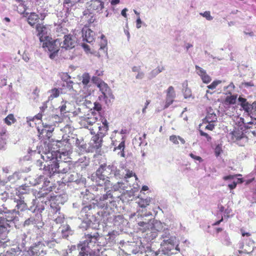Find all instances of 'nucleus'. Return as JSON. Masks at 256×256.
<instances>
[{"instance_id":"9d476101","label":"nucleus","mask_w":256,"mask_h":256,"mask_svg":"<svg viewBox=\"0 0 256 256\" xmlns=\"http://www.w3.org/2000/svg\"><path fill=\"white\" fill-rule=\"evenodd\" d=\"M94 237V236H92L91 234H88L86 236V238L87 240L78 245V248H80V252L79 254L80 256H88V252L86 251V248L88 244L91 242L92 238Z\"/></svg>"},{"instance_id":"69168bd1","label":"nucleus","mask_w":256,"mask_h":256,"mask_svg":"<svg viewBox=\"0 0 256 256\" xmlns=\"http://www.w3.org/2000/svg\"><path fill=\"white\" fill-rule=\"evenodd\" d=\"M102 122L103 125L102 126L108 128V122H107V120L106 118H103L102 120Z\"/></svg>"},{"instance_id":"a211bd4d","label":"nucleus","mask_w":256,"mask_h":256,"mask_svg":"<svg viewBox=\"0 0 256 256\" xmlns=\"http://www.w3.org/2000/svg\"><path fill=\"white\" fill-rule=\"evenodd\" d=\"M14 202H16V207L18 210L20 211H24L28 209V206L24 201V198L20 197L19 199H15Z\"/></svg>"},{"instance_id":"de8ad7c7","label":"nucleus","mask_w":256,"mask_h":256,"mask_svg":"<svg viewBox=\"0 0 256 256\" xmlns=\"http://www.w3.org/2000/svg\"><path fill=\"white\" fill-rule=\"evenodd\" d=\"M240 231L242 236L244 237L245 236L248 237L251 236V234L250 232H246L242 228L240 229Z\"/></svg>"},{"instance_id":"0e129e2a","label":"nucleus","mask_w":256,"mask_h":256,"mask_svg":"<svg viewBox=\"0 0 256 256\" xmlns=\"http://www.w3.org/2000/svg\"><path fill=\"white\" fill-rule=\"evenodd\" d=\"M100 179L102 180L103 181H104V185H106L107 184H110V181L108 180H105L104 176V175H101L100 177Z\"/></svg>"},{"instance_id":"5fc2aeb1","label":"nucleus","mask_w":256,"mask_h":256,"mask_svg":"<svg viewBox=\"0 0 256 256\" xmlns=\"http://www.w3.org/2000/svg\"><path fill=\"white\" fill-rule=\"evenodd\" d=\"M252 250H250V251H248V250L244 249L243 250H238V252L239 254H249L251 252H252Z\"/></svg>"},{"instance_id":"49530a36","label":"nucleus","mask_w":256,"mask_h":256,"mask_svg":"<svg viewBox=\"0 0 256 256\" xmlns=\"http://www.w3.org/2000/svg\"><path fill=\"white\" fill-rule=\"evenodd\" d=\"M94 110H96V111H98V112L102 110V106L100 103L95 102L94 103Z\"/></svg>"},{"instance_id":"dca6fc26","label":"nucleus","mask_w":256,"mask_h":256,"mask_svg":"<svg viewBox=\"0 0 256 256\" xmlns=\"http://www.w3.org/2000/svg\"><path fill=\"white\" fill-rule=\"evenodd\" d=\"M39 16L35 12H30L27 18L28 23L31 26H34L39 21Z\"/></svg>"},{"instance_id":"a878e982","label":"nucleus","mask_w":256,"mask_h":256,"mask_svg":"<svg viewBox=\"0 0 256 256\" xmlns=\"http://www.w3.org/2000/svg\"><path fill=\"white\" fill-rule=\"evenodd\" d=\"M50 95L49 96V99H53L58 97L60 95V90L58 88H54L50 91Z\"/></svg>"},{"instance_id":"f8f14e48","label":"nucleus","mask_w":256,"mask_h":256,"mask_svg":"<svg viewBox=\"0 0 256 256\" xmlns=\"http://www.w3.org/2000/svg\"><path fill=\"white\" fill-rule=\"evenodd\" d=\"M84 40L88 43H91L94 40L95 34L94 32L88 28H84L82 30Z\"/></svg>"},{"instance_id":"f704fd0d","label":"nucleus","mask_w":256,"mask_h":256,"mask_svg":"<svg viewBox=\"0 0 256 256\" xmlns=\"http://www.w3.org/2000/svg\"><path fill=\"white\" fill-rule=\"evenodd\" d=\"M222 83L220 80H215L210 85L208 86L207 87L208 89L213 90L216 88V87Z\"/></svg>"},{"instance_id":"c85d7f7f","label":"nucleus","mask_w":256,"mask_h":256,"mask_svg":"<svg viewBox=\"0 0 256 256\" xmlns=\"http://www.w3.org/2000/svg\"><path fill=\"white\" fill-rule=\"evenodd\" d=\"M109 198L110 199H112V195L110 192V190L101 196L100 198V202H104L106 200H108Z\"/></svg>"},{"instance_id":"aec40b11","label":"nucleus","mask_w":256,"mask_h":256,"mask_svg":"<svg viewBox=\"0 0 256 256\" xmlns=\"http://www.w3.org/2000/svg\"><path fill=\"white\" fill-rule=\"evenodd\" d=\"M42 251V250H40V246L36 245L30 248L28 254H31V256H38L40 254Z\"/></svg>"},{"instance_id":"a19ab883","label":"nucleus","mask_w":256,"mask_h":256,"mask_svg":"<svg viewBox=\"0 0 256 256\" xmlns=\"http://www.w3.org/2000/svg\"><path fill=\"white\" fill-rule=\"evenodd\" d=\"M59 108L62 114H64L69 112V110H66V102H64V104L60 106Z\"/></svg>"},{"instance_id":"58836bf2","label":"nucleus","mask_w":256,"mask_h":256,"mask_svg":"<svg viewBox=\"0 0 256 256\" xmlns=\"http://www.w3.org/2000/svg\"><path fill=\"white\" fill-rule=\"evenodd\" d=\"M178 140V136H176V135H172L170 136V140L174 144H178L179 143Z\"/></svg>"},{"instance_id":"39448f33","label":"nucleus","mask_w":256,"mask_h":256,"mask_svg":"<svg viewBox=\"0 0 256 256\" xmlns=\"http://www.w3.org/2000/svg\"><path fill=\"white\" fill-rule=\"evenodd\" d=\"M112 144L114 146V150H120L122 152V156H124V149L125 148V140L124 136L119 134L115 135L112 138Z\"/></svg>"},{"instance_id":"e2e57ef3","label":"nucleus","mask_w":256,"mask_h":256,"mask_svg":"<svg viewBox=\"0 0 256 256\" xmlns=\"http://www.w3.org/2000/svg\"><path fill=\"white\" fill-rule=\"evenodd\" d=\"M120 184H122L121 183L118 182L116 184H114L113 186V189L114 191L118 190L119 188L120 187Z\"/></svg>"},{"instance_id":"f03ea898","label":"nucleus","mask_w":256,"mask_h":256,"mask_svg":"<svg viewBox=\"0 0 256 256\" xmlns=\"http://www.w3.org/2000/svg\"><path fill=\"white\" fill-rule=\"evenodd\" d=\"M60 42L58 40H52V38L46 37L45 40L43 42L42 48L46 50H47L50 52V58L51 59H54L60 50Z\"/></svg>"},{"instance_id":"473e14b6","label":"nucleus","mask_w":256,"mask_h":256,"mask_svg":"<svg viewBox=\"0 0 256 256\" xmlns=\"http://www.w3.org/2000/svg\"><path fill=\"white\" fill-rule=\"evenodd\" d=\"M98 128L99 131L98 134H99V135L101 134V136L103 138L108 130V128L104 126H99Z\"/></svg>"},{"instance_id":"4468645a","label":"nucleus","mask_w":256,"mask_h":256,"mask_svg":"<svg viewBox=\"0 0 256 256\" xmlns=\"http://www.w3.org/2000/svg\"><path fill=\"white\" fill-rule=\"evenodd\" d=\"M48 170L50 176L53 175L55 173L65 172L64 170L60 168L59 163L57 161L53 162L52 164H48Z\"/></svg>"},{"instance_id":"c03bdc74","label":"nucleus","mask_w":256,"mask_h":256,"mask_svg":"<svg viewBox=\"0 0 256 256\" xmlns=\"http://www.w3.org/2000/svg\"><path fill=\"white\" fill-rule=\"evenodd\" d=\"M200 136H205L208 141H210L212 140V138L206 132H204L202 130H200Z\"/></svg>"},{"instance_id":"37998d69","label":"nucleus","mask_w":256,"mask_h":256,"mask_svg":"<svg viewBox=\"0 0 256 256\" xmlns=\"http://www.w3.org/2000/svg\"><path fill=\"white\" fill-rule=\"evenodd\" d=\"M6 129H2L1 132H0V139L3 142L4 144H6V138H4V136L6 135Z\"/></svg>"},{"instance_id":"f257e3e1","label":"nucleus","mask_w":256,"mask_h":256,"mask_svg":"<svg viewBox=\"0 0 256 256\" xmlns=\"http://www.w3.org/2000/svg\"><path fill=\"white\" fill-rule=\"evenodd\" d=\"M19 215V212L14 210L4 212V216L0 218V238L5 240L10 227L8 223L15 220L17 216Z\"/></svg>"},{"instance_id":"a18cd8bd","label":"nucleus","mask_w":256,"mask_h":256,"mask_svg":"<svg viewBox=\"0 0 256 256\" xmlns=\"http://www.w3.org/2000/svg\"><path fill=\"white\" fill-rule=\"evenodd\" d=\"M190 156L193 159L195 160H198L200 162H202V158L200 156H195L194 154H193L192 153H190Z\"/></svg>"},{"instance_id":"20e7f679","label":"nucleus","mask_w":256,"mask_h":256,"mask_svg":"<svg viewBox=\"0 0 256 256\" xmlns=\"http://www.w3.org/2000/svg\"><path fill=\"white\" fill-rule=\"evenodd\" d=\"M102 137L97 134L91 138L88 143V152H94L100 148L102 144Z\"/></svg>"},{"instance_id":"393cba45","label":"nucleus","mask_w":256,"mask_h":256,"mask_svg":"<svg viewBox=\"0 0 256 256\" xmlns=\"http://www.w3.org/2000/svg\"><path fill=\"white\" fill-rule=\"evenodd\" d=\"M184 89H183V92L184 97L185 98H190L192 96V93L190 89L188 88V85L186 84V86L184 87Z\"/></svg>"},{"instance_id":"7ed1b4c3","label":"nucleus","mask_w":256,"mask_h":256,"mask_svg":"<svg viewBox=\"0 0 256 256\" xmlns=\"http://www.w3.org/2000/svg\"><path fill=\"white\" fill-rule=\"evenodd\" d=\"M98 88L102 92L105 103L108 106L114 99L111 89L106 82L100 84L98 85Z\"/></svg>"},{"instance_id":"c756f323","label":"nucleus","mask_w":256,"mask_h":256,"mask_svg":"<svg viewBox=\"0 0 256 256\" xmlns=\"http://www.w3.org/2000/svg\"><path fill=\"white\" fill-rule=\"evenodd\" d=\"M74 82L72 80H69L68 82H66V84H64L62 85V87H66L67 89L70 92H74V90L73 88Z\"/></svg>"},{"instance_id":"6ab92c4d","label":"nucleus","mask_w":256,"mask_h":256,"mask_svg":"<svg viewBox=\"0 0 256 256\" xmlns=\"http://www.w3.org/2000/svg\"><path fill=\"white\" fill-rule=\"evenodd\" d=\"M238 100L240 102V106L246 112H248L250 108V105L246 101V99L240 96Z\"/></svg>"},{"instance_id":"7c9ffc66","label":"nucleus","mask_w":256,"mask_h":256,"mask_svg":"<svg viewBox=\"0 0 256 256\" xmlns=\"http://www.w3.org/2000/svg\"><path fill=\"white\" fill-rule=\"evenodd\" d=\"M90 76L88 74L85 73L82 76V83L84 85L86 86L90 82Z\"/></svg>"},{"instance_id":"2f4dec72","label":"nucleus","mask_w":256,"mask_h":256,"mask_svg":"<svg viewBox=\"0 0 256 256\" xmlns=\"http://www.w3.org/2000/svg\"><path fill=\"white\" fill-rule=\"evenodd\" d=\"M60 77L62 80L64 82H68L70 80V76L67 72H61L60 74Z\"/></svg>"},{"instance_id":"b1692460","label":"nucleus","mask_w":256,"mask_h":256,"mask_svg":"<svg viewBox=\"0 0 256 256\" xmlns=\"http://www.w3.org/2000/svg\"><path fill=\"white\" fill-rule=\"evenodd\" d=\"M150 198H146V199L140 198L138 202V205L141 208H146L150 204Z\"/></svg>"},{"instance_id":"0eeeda50","label":"nucleus","mask_w":256,"mask_h":256,"mask_svg":"<svg viewBox=\"0 0 256 256\" xmlns=\"http://www.w3.org/2000/svg\"><path fill=\"white\" fill-rule=\"evenodd\" d=\"M232 138L238 144L244 146L248 142V139L244 134L240 130H234L232 132Z\"/></svg>"},{"instance_id":"3c124183","label":"nucleus","mask_w":256,"mask_h":256,"mask_svg":"<svg viewBox=\"0 0 256 256\" xmlns=\"http://www.w3.org/2000/svg\"><path fill=\"white\" fill-rule=\"evenodd\" d=\"M214 128V124L208 122V124L206 126V129L210 130H212Z\"/></svg>"},{"instance_id":"4be33fe9","label":"nucleus","mask_w":256,"mask_h":256,"mask_svg":"<svg viewBox=\"0 0 256 256\" xmlns=\"http://www.w3.org/2000/svg\"><path fill=\"white\" fill-rule=\"evenodd\" d=\"M52 190V188L51 186L48 187L47 186H43L38 194H40V196L44 197Z\"/></svg>"},{"instance_id":"412c9836","label":"nucleus","mask_w":256,"mask_h":256,"mask_svg":"<svg viewBox=\"0 0 256 256\" xmlns=\"http://www.w3.org/2000/svg\"><path fill=\"white\" fill-rule=\"evenodd\" d=\"M4 123L8 126H10L14 124L16 122V118H14V115L12 114H9L4 120Z\"/></svg>"},{"instance_id":"4c0bfd02","label":"nucleus","mask_w":256,"mask_h":256,"mask_svg":"<svg viewBox=\"0 0 256 256\" xmlns=\"http://www.w3.org/2000/svg\"><path fill=\"white\" fill-rule=\"evenodd\" d=\"M163 70H164V66H162V67L158 66V68H155L154 70L152 71V74L153 76H156V75L158 74L159 73H160V72H162Z\"/></svg>"},{"instance_id":"423d86ee","label":"nucleus","mask_w":256,"mask_h":256,"mask_svg":"<svg viewBox=\"0 0 256 256\" xmlns=\"http://www.w3.org/2000/svg\"><path fill=\"white\" fill-rule=\"evenodd\" d=\"M104 8V2L100 0H91L87 7L88 10L91 14L100 13Z\"/></svg>"},{"instance_id":"ddd939ff","label":"nucleus","mask_w":256,"mask_h":256,"mask_svg":"<svg viewBox=\"0 0 256 256\" xmlns=\"http://www.w3.org/2000/svg\"><path fill=\"white\" fill-rule=\"evenodd\" d=\"M196 69L197 74L200 77L204 83L208 84L210 82L212 78L204 70L198 66H196Z\"/></svg>"},{"instance_id":"6e6d98bb","label":"nucleus","mask_w":256,"mask_h":256,"mask_svg":"<svg viewBox=\"0 0 256 256\" xmlns=\"http://www.w3.org/2000/svg\"><path fill=\"white\" fill-rule=\"evenodd\" d=\"M136 28H139L141 27V24H142V20L140 18V17H138L137 20H136Z\"/></svg>"},{"instance_id":"338daca9","label":"nucleus","mask_w":256,"mask_h":256,"mask_svg":"<svg viewBox=\"0 0 256 256\" xmlns=\"http://www.w3.org/2000/svg\"><path fill=\"white\" fill-rule=\"evenodd\" d=\"M82 46L86 52H88L90 50V47L87 44H84Z\"/></svg>"},{"instance_id":"bf43d9fd","label":"nucleus","mask_w":256,"mask_h":256,"mask_svg":"<svg viewBox=\"0 0 256 256\" xmlns=\"http://www.w3.org/2000/svg\"><path fill=\"white\" fill-rule=\"evenodd\" d=\"M104 72L101 70H96L95 72V76H102L104 74Z\"/></svg>"},{"instance_id":"ea45409f","label":"nucleus","mask_w":256,"mask_h":256,"mask_svg":"<svg viewBox=\"0 0 256 256\" xmlns=\"http://www.w3.org/2000/svg\"><path fill=\"white\" fill-rule=\"evenodd\" d=\"M200 14L208 20H211L213 18L210 15V12L209 11H206L204 13H200Z\"/></svg>"},{"instance_id":"c9c22d12","label":"nucleus","mask_w":256,"mask_h":256,"mask_svg":"<svg viewBox=\"0 0 256 256\" xmlns=\"http://www.w3.org/2000/svg\"><path fill=\"white\" fill-rule=\"evenodd\" d=\"M92 82L96 84L98 87L100 84H101L102 82H104L97 76H93L92 78Z\"/></svg>"},{"instance_id":"5701e85b","label":"nucleus","mask_w":256,"mask_h":256,"mask_svg":"<svg viewBox=\"0 0 256 256\" xmlns=\"http://www.w3.org/2000/svg\"><path fill=\"white\" fill-rule=\"evenodd\" d=\"M237 95H231L227 96L224 100V103L228 104H234L236 102Z\"/></svg>"},{"instance_id":"603ef678","label":"nucleus","mask_w":256,"mask_h":256,"mask_svg":"<svg viewBox=\"0 0 256 256\" xmlns=\"http://www.w3.org/2000/svg\"><path fill=\"white\" fill-rule=\"evenodd\" d=\"M34 221V218H29L25 220L24 224L29 225L31 223H32Z\"/></svg>"},{"instance_id":"e433bc0d","label":"nucleus","mask_w":256,"mask_h":256,"mask_svg":"<svg viewBox=\"0 0 256 256\" xmlns=\"http://www.w3.org/2000/svg\"><path fill=\"white\" fill-rule=\"evenodd\" d=\"M64 229L62 230V236L65 238H67L69 236V233L66 234H64L65 232H70V228L68 225L64 227Z\"/></svg>"},{"instance_id":"4d7b16f0","label":"nucleus","mask_w":256,"mask_h":256,"mask_svg":"<svg viewBox=\"0 0 256 256\" xmlns=\"http://www.w3.org/2000/svg\"><path fill=\"white\" fill-rule=\"evenodd\" d=\"M150 100H146V102L145 103V106L142 108V113H145L146 112V110L147 108V107L148 106V104H150Z\"/></svg>"},{"instance_id":"9b49d317","label":"nucleus","mask_w":256,"mask_h":256,"mask_svg":"<svg viewBox=\"0 0 256 256\" xmlns=\"http://www.w3.org/2000/svg\"><path fill=\"white\" fill-rule=\"evenodd\" d=\"M176 98V93L172 86L168 87L166 90V100L164 108H168L172 104Z\"/></svg>"},{"instance_id":"09e8293b","label":"nucleus","mask_w":256,"mask_h":256,"mask_svg":"<svg viewBox=\"0 0 256 256\" xmlns=\"http://www.w3.org/2000/svg\"><path fill=\"white\" fill-rule=\"evenodd\" d=\"M222 152V150L221 149V148L218 146H216L214 150L216 156H219Z\"/></svg>"},{"instance_id":"680f3d73","label":"nucleus","mask_w":256,"mask_h":256,"mask_svg":"<svg viewBox=\"0 0 256 256\" xmlns=\"http://www.w3.org/2000/svg\"><path fill=\"white\" fill-rule=\"evenodd\" d=\"M144 76V73L143 72H139L136 76V78L142 79Z\"/></svg>"},{"instance_id":"774afa93","label":"nucleus","mask_w":256,"mask_h":256,"mask_svg":"<svg viewBox=\"0 0 256 256\" xmlns=\"http://www.w3.org/2000/svg\"><path fill=\"white\" fill-rule=\"evenodd\" d=\"M140 68V66H134L132 68V70L134 72H138Z\"/></svg>"},{"instance_id":"6e6552de","label":"nucleus","mask_w":256,"mask_h":256,"mask_svg":"<svg viewBox=\"0 0 256 256\" xmlns=\"http://www.w3.org/2000/svg\"><path fill=\"white\" fill-rule=\"evenodd\" d=\"M54 130V128L52 126L46 124L42 129L38 128L39 136L41 138L46 139L50 141Z\"/></svg>"},{"instance_id":"1a4fd4ad","label":"nucleus","mask_w":256,"mask_h":256,"mask_svg":"<svg viewBox=\"0 0 256 256\" xmlns=\"http://www.w3.org/2000/svg\"><path fill=\"white\" fill-rule=\"evenodd\" d=\"M96 122V118L94 116L89 114L80 118L79 123L80 125L84 128H88L89 126H92Z\"/></svg>"},{"instance_id":"72a5a7b5","label":"nucleus","mask_w":256,"mask_h":256,"mask_svg":"<svg viewBox=\"0 0 256 256\" xmlns=\"http://www.w3.org/2000/svg\"><path fill=\"white\" fill-rule=\"evenodd\" d=\"M206 120L208 122H216L217 120V118L215 114H208L206 116Z\"/></svg>"},{"instance_id":"f3484780","label":"nucleus","mask_w":256,"mask_h":256,"mask_svg":"<svg viewBox=\"0 0 256 256\" xmlns=\"http://www.w3.org/2000/svg\"><path fill=\"white\" fill-rule=\"evenodd\" d=\"M76 145L82 152H88V147L87 144L82 138H77L76 142Z\"/></svg>"},{"instance_id":"cd10ccee","label":"nucleus","mask_w":256,"mask_h":256,"mask_svg":"<svg viewBox=\"0 0 256 256\" xmlns=\"http://www.w3.org/2000/svg\"><path fill=\"white\" fill-rule=\"evenodd\" d=\"M101 41L100 44V50H104L107 46V40L104 34H102L101 36Z\"/></svg>"},{"instance_id":"bb28decb","label":"nucleus","mask_w":256,"mask_h":256,"mask_svg":"<svg viewBox=\"0 0 256 256\" xmlns=\"http://www.w3.org/2000/svg\"><path fill=\"white\" fill-rule=\"evenodd\" d=\"M45 28H46L45 26H44L42 24H37L36 26V31L38 32V35L39 36H41L40 38V41H42V36L43 34L44 30L45 29Z\"/></svg>"},{"instance_id":"2eb2a0df","label":"nucleus","mask_w":256,"mask_h":256,"mask_svg":"<svg viewBox=\"0 0 256 256\" xmlns=\"http://www.w3.org/2000/svg\"><path fill=\"white\" fill-rule=\"evenodd\" d=\"M64 38V40L62 46V48L68 50L71 49L74 47V42L70 34L65 36Z\"/></svg>"},{"instance_id":"8fccbe9b","label":"nucleus","mask_w":256,"mask_h":256,"mask_svg":"<svg viewBox=\"0 0 256 256\" xmlns=\"http://www.w3.org/2000/svg\"><path fill=\"white\" fill-rule=\"evenodd\" d=\"M22 58L26 62H28L30 60L29 54L26 52H24L22 54Z\"/></svg>"},{"instance_id":"79ce46f5","label":"nucleus","mask_w":256,"mask_h":256,"mask_svg":"<svg viewBox=\"0 0 256 256\" xmlns=\"http://www.w3.org/2000/svg\"><path fill=\"white\" fill-rule=\"evenodd\" d=\"M133 176H135L136 178H137L136 176L132 171L129 170H126V173L124 176V178H130Z\"/></svg>"},{"instance_id":"052dcab7","label":"nucleus","mask_w":256,"mask_h":256,"mask_svg":"<svg viewBox=\"0 0 256 256\" xmlns=\"http://www.w3.org/2000/svg\"><path fill=\"white\" fill-rule=\"evenodd\" d=\"M138 225L142 227H147V225H148V222H138Z\"/></svg>"},{"instance_id":"13d9d810","label":"nucleus","mask_w":256,"mask_h":256,"mask_svg":"<svg viewBox=\"0 0 256 256\" xmlns=\"http://www.w3.org/2000/svg\"><path fill=\"white\" fill-rule=\"evenodd\" d=\"M236 176V175H228L225 176L223 178V179L225 180H232Z\"/></svg>"},{"instance_id":"864d4df0","label":"nucleus","mask_w":256,"mask_h":256,"mask_svg":"<svg viewBox=\"0 0 256 256\" xmlns=\"http://www.w3.org/2000/svg\"><path fill=\"white\" fill-rule=\"evenodd\" d=\"M236 185H237V182H233L232 184H229L228 185V186L230 190H233L236 188Z\"/></svg>"}]
</instances>
